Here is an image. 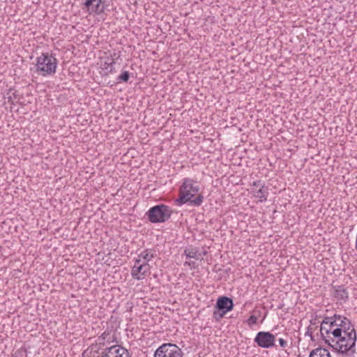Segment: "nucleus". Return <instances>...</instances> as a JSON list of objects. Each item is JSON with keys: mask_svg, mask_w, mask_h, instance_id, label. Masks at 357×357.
Returning <instances> with one entry per match:
<instances>
[{"mask_svg": "<svg viewBox=\"0 0 357 357\" xmlns=\"http://www.w3.org/2000/svg\"><path fill=\"white\" fill-rule=\"evenodd\" d=\"M320 333L325 343L338 354L351 357L356 353V331L347 317L337 314L324 317Z\"/></svg>", "mask_w": 357, "mask_h": 357, "instance_id": "obj_1", "label": "nucleus"}, {"mask_svg": "<svg viewBox=\"0 0 357 357\" xmlns=\"http://www.w3.org/2000/svg\"><path fill=\"white\" fill-rule=\"evenodd\" d=\"M199 190V186L197 181L188 178H184L179 190V197L175 200L176 204L181 206L189 202L192 206H199L203 202L204 196L199 194L196 198L192 199Z\"/></svg>", "mask_w": 357, "mask_h": 357, "instance_id": "obj_2", "label": "nucleus"}, {"mask_svg": "<svg viewBox=\"0 0 357 357\" xmlns=\"http://www.w3.org/2000/svg\"><path fill=\"white\" fill-rule=\"evenodd\" d=\"M57 66V60L52 54L43 53L37 58L36 72L43 76L54 74Z\"/></svg>", "mask_w": 357, "mask_h": 357, "instance_id": "obj_3", "label": "nucleus"}, {"mask_svg": "<svg viewBox=\"0 0 357 357\" xmlns=\"http://www.w3.org/2000/svg\"><path fill=\"white\" fill-rule=\"evenodd\" d=\"M172 214V210L165 204L154 206L146 212L147 218L152 223L164 222L170 218Z\"/></svg>", "mask_w": 357, "mask_h": 357, "instance_id": "obj_4", "label": "nucleus"}, {"mask_svg": "<svg viewBox=\"0 0 357 357\" xmlns=\"http://www.w3.org/2000/svg\"><path fill=\"white\" fill-rule=\"evenodd\" d=\"M181 349L174 344L165 343L160 346L154 354V357H183Z\"/></svg>", "mask_w": 357, "mask_h": 357, "instance_id": "obj_5", "label": "nucleus"}, {"mask_svg": "<svg viewBox=\"0 0 357 357\" xmlns=\"http://www.w3.org/2000/svg\"><path fill=\"white\" fill-rule=\"evenodd\" d=\"M254 342L261 348L268 349L275 347V335L270 332L260 331L257 333Z\"/></svg>", "mask_w": 357, "mask_h": 357, "instance_id": "obj_6", "label": "nucleus"}, {"mask_svg": "<svg viewBox=\"0 0 357 357\" xmlns=\"http://www.w3.org/2000/svg\"><path fill=\"white\" fill-rule=\"evenodd\" d=\"M251 192L255 197L259 199L260 202H264L267 200L268 188L260 180H258L253 182L251 187Z\"/></svg>", "mask_w": 357, "mask_h": 357, "instance_id": "obj_7", "label": "nucleus"}, {"mask_svg": "<svg viewBox=\"0 0 357 357\" xmlns=\"http://www.w3.org/2000/svg\"><path fill=\"white\" fill-rule=\"evenodd\" d=\"M84 5L89 8L96 15H101L108 10L109 3L107 0H86Z\"/></svg>", "mask_w": 357, "mask_h": 357, "instance_id": "obj_8", "label": "nucleus"}, {"mask_svg": "<svg viewBox=\"0 0 357 357\" xmlns=\"http://www.w3.org/2000/svg\"><path fill=\"white\" fill-rule=\"evenodd\" d=\"M141 259H137L131 271L132 276L138 280L144 278L149 270V264L146 262L141 263Z\"/></svg>", "mask_w": 357, "mask_h": 357, "instance_id": "obj_9", "label": "nucleus"}, {"mask_svg": "<svg viewBox=\"0 0 357 357\" xmlns=\"http://www.w3.org/2000/svg\"><path fill=\"white\" fill-rule=\"evenodd\" d=\"M101 357H130L128 351L119 345L106 348L101 354Z\"/></svg>", "mask_w": 357, "mask_h": 357, "instance_id": "obj_10", "label": "nucleus"}, {"mask_svg": "<svg viewBox=\"0 0 357 357\" xmlns=\"http://www.w3.org/2000/svg\"><path fill=\"white\" fill-rule=\"evenodd\" d=\"M234 307L233 300L227 296H220L218 298L214 308L220 310L227 313L231 311Z\"/></svg>", "mask_w": 357, "mask_h": 357, "instance_id": "obj_11", "label": "nucleus"}, {"mask_svg": "<svg viewBox=\"0 0 357 357\" xmlns=\"http://www.w3.org/2000/svg\"><path fill=\"white\" fill-rule=\"evenodd\" d=\"M206 254V252H203V255L199 252V249L196 247L188 246L184 250V255L187 258H192L196 260L202 259L203 255Z\"/></svg>", "mask_w": 357, "mask_h": 357, "instance_id": "obj_12", "label": "nucleus"}, {"mask_svg": "<svg viewBox=\"0 0 357 357\" xmlns=\"http://www.w3.org/2000/svg\"><path fill=\"white\" fill-rule=\"evenodd\" d=\"M333 296L337 300L347 301L349 298V294L344 285L334 286Z\"/></svg>", "mask_w": 357, "mask_h": 357, "instance_id": "obj_13", "label": "nucleus"}, {"mask_svg": "<svg viewBox=\"0 0 357 357\" xmlns=\"http://www.w3.org/2000/svg\"><path fill=\"white\" fill-rule=\"evenodd\" d=\"M309 357H332L329 351L324 347H319L312 349L309 354Z\"/></svg>", "mask_w": 357, "mask_h": 357, "instance_id": "obj_14", "label": "nucleus"}, {"mask_svg": "<svg viewBox=\"0 0 357 357\" xmlns=\"http://www.w3.org/2000/svg\"><path fill=\"white\" fill-rule=\"evenodd\" d=\"M99 340H102L103 341H106L108 343L114 342L116 339L114 337V333L112 334L111 331H105L99 337Z\"/></svg>", "mask_w": 357, "mask_h": 357, "instance_id": "obj_15", "label": "nucleus"}, {"mask_svg": "<svg viewBox=\"0 0 357 357\" xmlns=\"http://www.w3.org/2000/svg\"><path fill=\"white\" fill-rule=\"evenodd\" d=\"M8 102L12 105L15 104V100L17 98L18 94L16 91H14L13 89H9L7 93Z\"/></svg>", "mask_w": 357, "mask_h": 357, "instance_id": "obj_16", "label": "nucleus"}, {"mask_svg": "<svg viewBox=\"0 0 357 357\" xmlns=\"http://www.w3.org/2000/svg\"><path fill=\"white\" fill-rule=\"evenodd\" d=\"M138 257H139L138 259L142 258L143 259H144V261H145L144 262L147 263L148 261H151L153 258V255L150 254V252L149 251V250H145L140 255H139Z\"/></svg>", "mask_w": 357, "mask_h": 357, "instance_id": "obj_17", "label": "nucleus"}, {"mask_svg": "<svg viewBox=\"0 0 357 357\" xmlns=\"http://www.w3.org/2000/svg\"><path fill=\"white\" fill-rule=\"evenodd\" d=\"M226 314L227 313L222 310H216L214 308L213 317L216 321H220Z\"/></svg>", "mask_w": 357, "mask_h": 357, "instance_id": "obj_18", "label": "nucleus"}, {"mask_svg": "<svg viewBox=\"0 0 357 357\" xmlns=\"http://www.w3.org/2000/svg\"><path fill=\"white\" fill-rule=\"evenodd\" d=\"M13 357H27V351L25 347H20L13 354Z\"/></svg>", "mask_w": 357, "mask_h": 357, "instance_id": "obj_19", "label": "nucleus"}, {"mask_svg": "<svg viewBox=\"0 0 357 357\" xmlns=\"http://www.w3.org/2000/svg\"><path fill=\"white\" fill-rule=\"evenodd\" d=\"M130 78V73L128 71H123L121 74L118 77L117 82H128Z\"/></svg>", "mask_w": 357, "mask_h": 357, "instance_id": "obj_20", "label": "nucleus"}, {"mask_svg": "<svg viewBox=\"0 0 357 357\" xmlns=\"http://www.w3.org/2000/svg\"><path fill=\"white\" fill-rule=\"evenodd\" d=\"M257 322V315H251L246 321V323L250 326H252L256 324Z\"/></svg>", "mask_w": 357, "mask_h": 357, "instance_id": "obj_21", "label": "nucleus"}, {"mask_svg": "<svg viewBox=\"0 0 357 357\" xmlns=\"http://www.w3.org/2000/svg\"><path fill=\"white\" fill-rule=\"evenodd\" d=\"M278 342L280 346L283 349L286 348L288 346L287 341L283 338H280L278 340Z\"/></svg>", "mask_w": 357, "mask_h": 357, "instance_id": "obj_22", "label": "nucleus"}, {"mask_svg": "<svg viewBox=\"0 0 357 357\" xmlns=\"http://www.w3.org/2000/svg\"><path fill=\"white\" fill-rule=\"evenodd\" d=\"M114 63V61L113 59H109L107 61L105 62V66H107V67H105V68L108 69V68L110 66H113Z\"/></svg>", "mask_w": 357, "mask_h": 357, "instance_id": "obj_23", "label": "nucleus"}, {"mask_svg": "<svg viewBox=\"0 0 357 357\" xmlns=\"http://www.w3.org/2000/svg\"><path fill=\"white\" fill-rule=\"evenodd\" d=\"M312 328L310 327H308L307 328V331L305 333L306 335H310L311 337H312Z\"/></svg>", "mask_w": 357, "mask_h": 357, "instance_id": "obj_24", "label": "nucleus"}, {"mask_svg": "<svg viewBox=\"0 0 357 357\" xmlns=\"http://www.w3.org/2000/svg\"><path fill=\"white\" fill-rule=\"evenodd\" d=\"M113 71H114L113 66H109V73H112Z\"/></svg>", "mask_w": 357, "mask_h": 357, "instance_id": "obj_25", "label": "nucleus"}, {"mask_svg": "<svg viewBox=\"0 0 357 357\" xmlns=\"http://www.w3.org/2000/svg\"><path fill=\"white\" fill-rule=\"evenodd\" d=\"M113 71H114L113 66H109V73H112Z\"/></svg>", "mask_w": 357, "mask_h": 357, "instance_id": "obj_26", "label": "nucleus"}, {"mask_svg": "<svg viewBox=\"0 0 357 357\" xmlns=\"http://www.w3.org/2000/svg\"><path fill=\"white\" fill-rule=\"evenodd\" d=\"M257 312L259 315H260V314H261V312H260V311H257V312Z\"/></svg>", "mask_w": 357, "mask_h": 357, "instance_id": "obj_27", "label": "nucleus"}, {"mask_svg": "<svg viewBox=\"0 0 357 357\" xmlns=\"http://www.w3.org/2000/svg\"><path fill=\"white\" fill-rule=\"evenodd\" d=\"M310 324L312 325V324H315V323H313L312 321H310Z\"/></svg>", "mask_w": 357, "mask_h": 357, "instance_id": "obj_28", "label": "nucleus"}]
</instances>
